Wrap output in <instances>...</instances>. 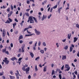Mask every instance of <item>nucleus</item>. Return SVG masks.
I'll return each instance as SVG.
<instances>
[{
    "label": "nucleus",
    "mask_w": 79,
    "mask_h": 79,
    "mask_svg": "<svg viewBox=\"0 0 79 79\" xmlns=\"http://www.w3.org/2000/svg\"><path fill=\"white\" fill-rule=\"evenodd\" d=\"M57 5H56V6H54L53 7V8H53V9H55V8H57Z\"/></svg>",
    "instance_id": "32"
},
{
    "label": "nucleus",
    "mask_w": 79,
    "mask_h": 79,
    "mask_svg": "<svg viewBox=\"0 0 79 79\" xmlns=\"http://www.w3.org/2000/svg\"><path fill=\"white\" fill-rule=\"evenodd\" d=\"M33 35V34H30V35H25V37H27V36H31Z\"/></svg>",
    "instance_id": "20"
},
{
    "label": "nucleus",
    "mask_w": 79,
    "mask_h": 79,
    "mask_svg": "<svg viewBox=\"0 0 79 79\" xmlns=\"http://www.w3.org/2000/svg\"><path fill=\"white\" fill-rule=\"evenodd\" d=\"M47 71V66H45L44 68V71L46 72Z\"/></svg>",
    "instance_id": "14"
},
{
    "label": "nucleus",
    "mask_w": 79,
    "mask_h": 79,
    "mask_svg": "<svg viewBox=\"0 0 79 79\" xmlns=\"http://www.w3.org/2000/svg\"><path fill=\"white\" fill-rule=\"evenodd\" d=\"M16 72L17 73H15V74L17 77V79H19V71H18V70H17Z\"/></svg>",
    "instance_id": "4"
},
{
    "label": "nucleus",
    "mask_w": 79,
    "mask_h": 79,
    "mask_svg": "<svg viewBox=\"0 0 79 79\" xmlns=\"http://www.w3.org/2000/svg\"><path fill=\"white\" fill-rule=\"evenodd\" d=\"M37 75V74H36V73H34V75H33V76H34V77H35V76Z\"/></svg>",
    "instance_id": "63"
},
{
    "label": "nucleus",
    "mask_w": 79,
    "mask_h": 79,
    "mask_svg": "<svg viewBox=\"0 0 79 79\" xmlns=\"http://www.w3.org/2000/svg\"><path fill=\"white\" fill-rule=\"evenodd\" d=\"M2 77L3 79H6V77H5V76H2Z\"/></svg>",
    "instance_id": "55"
},
{
    "label": "nucleus",
    "mask_w": 79,
    "mask_h": 79,
    "mask_svg": "<svg viewBox=\"0 0 79 79\" xmlns=\"http://www.w3.org/2000/svg\"><path fill=\"white\" fill-rule=\"evenodd\" d=\"M74 73H75L76 75H77V71H75L74 72Z\"/></svg>",
    "instance_id": "40"
},
{
    "label": "nucleus",
    "mask_w": 79,
    "mask_h": 79,
    "mask_svg": "<svg viewBox=\"0 0 79 79\" xmlns=\"http://www.w3.org/2000/svg\"><path fill=\"white\" fill-rule=\"evenodd\" d=\"M27 67L26 69V68ZM22 69L23 71H25L26 73L27 74L29 73V71H30V68L29 67H28V65L27 64H25L22 68Z\"/></svg>",
    "instance_id": "2"
},
{
    "label": "nucleus",
    "mask_w": 79,
    "mask_h": 79,
    "mask_svg": "<svg viewBox=\"0 0 79 79\" xmlns=\"http://www.w3.org/2000/svg\"><path fill=\"white\" fill-rule=\"evenodd\" d=\"M73 79H76V75H73Z\"/></svg>",
    "instance_id": "48"
},
{
    "label": "nucleus",
    "mask_w": 79,
    "mask_h": 79,
    "mask_svg": "<svg viewBox=\"0 0 79 79\" xmlns=\"http://www.w3.org/2000/svg\"><path fill=\"white\" fill-rule=\"evenodd\" d=\"M4 73V72H2V73H0V76H3Z\"/></svg>",
    "instance_id": "30"
},
{
    "label": "nucleus",
    "mask_w": 79,
    "mask_h": 79,
    "mask_svg": "<svg viewBox=\"0 0 79 79\" xmlns=\"http://www.w3.org/2000/svg\"><path fill=\"white\" fill-rule=\"evenodd\" d=\"M39 59H40V56H38L35 59V60H39Z\"/></svg>",
    "instance_id": "34"
},
{
    "label": "nucleus",
    "mask_w": 79,
    "mask_h": 79,
    "mask_svg": "<svg viewBox=\"0 0 79 79\" xmlns=\"http://www.w3.org/2000/svg\"><path fill=\"white\" fill-rule=\"evenodd\" d=\"M21 48H19V53H21Z\"/></svg>",
    "instance_id": "52"
},
{
    "label": "nucleus",
    "mask_w": 79,
    "mask_h": 79,
    "mask_svg": "<svg viewBox=\"0 0 79 79\" xmlns=\"http://www.w3.org/2000/svg\"><path fill=\"white\" fill-rule=\"evenodd\" d=\"M77 56L79 57V52H78V53L77 54Z\"/></svg>",
    "instance_id": "64"
},
{
    "label": "nucleus",
    "mask_w": 79,
    "mask_h": 79,
    "mask_svg": "<svg viewBox=\"0 0 79 79\" xmlns=\"http://www.w3.org/2000/svg\"><path fill=\"white\" fill-rule=\"evenodd\" d=\"M6 34V32H5V30L3 29L2 32V35L3 37H5V36Z\"/></svg>",
    "instance_id": "7"
},
{
    "label": "nucleus",
    "mask_w": 79,
    "mask_h": 79,
    "mask_svg": "<svg viewBox=\"0 0 79 79\" xmlns=\"http://www.w3.org/2000/svg\"><path fill=\"white\" fill-rule=\"evenodd\" d=\"M5 53L6 54H7V55H9V52H8V51H6Z\"/></svg>",
    "instance_id": "39"
},
{
    "label": "nucleus",
    "mask_w": 79,
    "mask_h": 79,
    "mask_svg": "<svg viewBox=\"0 0 79 79\" xmlns=\"http://www.w3.org/2000/svg\"><path fill=\"white\" fill-rule=\"evenodd\" d=\"M3 45H2V44H1L0 45V49H2V48H3Z\"/></svg>",
    "instance_id": "50"
},
{
    "label": "nucleus",
    "mask_w": 79,
    "mask_h": 79,
    "mask_svg": "<svg viewBox=\"0 0 79 79\" xmlns=\"http://www.w3.org/2000/svg\"><path fill=\"white\" fill-rule=\"evenodd\" d=\"M73 48L72 47H70V52H71L73 51Z\"/></svg>",
    "instance_id": "22"
},
{
    "label": "nucleus",
    "mask_w": 79,
    "mask_h": 79,
    "mask_svg": "<svg viewBox=\"0 0 79 79\" xmlns=\"http://www.w3.org/2000/svg\"><path fill=\"white\" fill-rule=\"evenodd\" d=\"M12 61H15V60H16L17 59L15 57H13L12 58H11L10 59Z\"/></svg>",
    "instance_id": "13"
},
{
    "label": "nucleus",
    "mask_w": 79,
    "mask_h": 79,
    "mask_svg": "<svg viewBox=\"0 0 79 79\" xmlns=\"http://www.w3.org/2000/svg\"><path fill=\"white\" fill-rule=\"evenodd\" d=\"M6 49H3L2 50V52L3 53H5L6 52Z\"/></svg>",
    "instance_id": "25"
},
{
    "label": "nucleus",
    "mask_w": 79,
    "mask_h": 79,
    "mask_svg": "<svg viewBox=\"0 0 79 79\" xmlns=\"http://www.w3.org/2000/svg\"><path fill=\"white\" fill-rule=\"evenodd\" d=\"M37 42H36L35 44V47L36 46H37Z\"/></svg>",
    "instance_id": "61"
},
{
    "label": "nucleus",
    "mask_w": 79,
    "mask_h": 79,
    "mask_svg": "<svg viewBox=\"0 0 79 79\" xmlns=\"http://www.w3.org/2000/svg\"><path fill=\"white\" fill-rule=\"evenodd\" d=\"M32 26H31V25H29L27 28L28 29H32Z\"/></svg>",
    "instance_id": "21"
},
{
    "label": "nucleus",
    "mask_w": 79,
    "mask_h": 79,
    "mask_svg": "<svg viewBox=\"0 0 79 79\" xmlns=\"http://www.w3.org/2000/svg\"><path fill=\"white\" fill-rule=\"evenodd\" d=\"M20 56H21V54H20V53L18 54V55H17V56L18 57V58H19Z\"/></svg>",
    "instance_id": "44"
},
{
    "label": "nucleus",
    "mask_w": 79,
    "mask_h": 79,
    "mask_svg": "<svg viewBox=\"0 0 79 79\" xmlns=\"http://www.w3.org/2000/svg\"><path fill=\"white\" fill-rule=\"evenodd\" d=\"M10 16H11V15H12V14H13V12L12 11H10Z\"/></svg>",
    "instance_id": "54"
},
{
    "label": "nucleus",
    "mask_w": 79,
    "mask_h": 79,
    "mask_svg": "<svg viewBox=\"0 0 79 79\" xmlns=\"http://www.w3.org/2000/svg\"><path fill=\"white\" fill-rule=\"evenodd\" d=\"M32 43H33L32 41H31L29 42V44H30V45H31V44H32Z\"/></svg>",
    "instance_id": "57"
},
{
    "label": "nucleus",
    "mask_w": 79,
    "mask_h": 79,
    "mask_svg": "<svg viewBox=\"0 0 79 79\" xmlns=\"http://www.w3.org/2000/svg\"><path fill=\"white\" fill-rule=\"evenodd\" d=\"M6 24H10V22L8 20H7V21L5 22Z\"/></svg>",
    "instance_id": "18"
},
{
    "label": "nucleus",
    "mask_w": 79,
    "mask_h": 79,
    "mask_svg": "<svg viewBox=\"0 0 79 79\" xmlns=\"http://www.w3.org/2000/svg\"><path fill=\"white\" fill-rule=\"evenodd\" d=\"M65 67L66 68H69V65L66 64L65 65Z\"/></svg>",
    "instance_id": "27"
},
{
    "label": "nucleus",
    "mask_w": 79,
    "mask_h": 79,
    "mask_svg": "<svg viewBox=\"0 0 79 79\" xmlns=\"http://www.w3.org/2000/svg\"><path fill=\"white\" fill-rule=\"evenodd\" d=\"M3 61L5 62L6 64H8L9 63H10V61L8 60V59L6 57H5L4 58V60H3Z\"/></svg>",
    "instance_id": "3"
},
{
    "label": "nucleus",
    "mask_w": 79,
    "mask_h": 79,
    "mask_svg": "<svg viewBox=\"0 0 79 79\" xmlns=\"http://www.w3.org/2000/svg\"><path fill=\"white\" fill-rule=\"evenodd\" d=\"M27 4H29V3H30V1H29V0H27Z\"/></svg>",
    "instance_id": "38"
},
{
    "label": "nucleus",
    "mask_w": 79,
    "mask_h": 79,
    "mask_svg": "<svg viewBox=\"0 0 79 79\" xmlns=\"http://www.w3.org/2000/svg\"><path fill=\"white\" fill-rule=\"evenodd\" d=\"M8 19L9 21V22H10V23H11V22L13 21V20H12V19H11V18H9Z\"/></svg>",
    "instance_id": "29"
},
{
    "label": "nucleus",
    "mask_w": 79,
    "mask_h": 79,
    "mask_svg": "<svg viewBox=\"0 0 79 79\" xmlns=\"http://www.w3.org/2000/svg\"><path fill=\"white\" fill-rule=\"evenodd\" d=\"M47 18V15H43V17L42 19V21H44V19H46Z\"/></svg>",
    "instance_id": "8"
},
{
    "label": "nucleus",
    "mask_w": 79,
    "mask_h": 79,
    "mask_svg": "<svg viewBox=\"0 0 79 79\" xmlns=\"http://www.w3.org/2000/svg\"><path fill=\"white\" fill-rule=\"evenodd\" d=\"M62 59V60H66V55H63Z\"/></svg>",
    "instance_id": "10"
},
{
    "label": "nucleus",
    "mask_w": 79,
    "mask_h": 79,
    "mask_svg": "<svg viewBox=\"0 0 79 79\" xmlns=\"http://www.w3.org/2000/svg\"><path fill=\"white\" fill-rule=\"evenodd\" d=\"M23 38V35H20V36L19 37V40H20V39H22Z\"/></svg>",
    "instance_id": "17"
},
{
    "label": "nucleus",
    "mask_w": 79,
    "mask_h": 79,
    "mask_svg": "<svg viewBox=\"0 0 79 79\" xmlns=\"http://www.w3.org/2000/svg\"><path fill=\"white\" fill-rule=\"evenodd\" d=\"M25 48V44H23L22 45V46L21 47V48H22V53H23V52H24V48Z\"/></svg>",
    "instance_id": "5"
},
{
    "label": "nucleus",
    "mask_w": 79,
    "mask_h": 79,
    "mask_svg": "<svg viewBox=\"0 0 79 79\" xmlns=\"http://www.w3.org/2000/svg\"><path fill=\"white\" fill-rule=\"evenodd\" d=\"M73 42L74 43L75 42H76V41H77V40L78 39V38H76V37H74L73 38Z\"/></svg>",
    "instance_id": "9"
},
{
    "label": "nucleus",
    "mask_w": 79,
    "mask_h": 79,
    "mask_svg": "<svg viewBox=\"0 0 79 79\" xmlns=\"http://www.w3.org/2000/svg\"><path fill=\"white\" fill-rule=\"evenodd\" d=\"M29 53H30V55H31L32 58H33L34 56V55L33 53L30 52Z\"/></svg>",
    "instance_id": "11"
},
{
    "label": "nucleus",
    "mask_w": 79,
    "mask_h": 79,
    "mask_svg": "<svg viewBox=\"0 0 79 79\" xmlns=\"http://www.w3.org/2000/svg\"><path fill=\"white\" fill-rule=\"evenodd\" d=\"M22 59H23V58L22 57L19 58L18 59V61H21Z\"/></svg>",
    "instance_id": "35"
},
{
    "label": "nucleus",
    "mask_w": 79,
    "mask_h": 79,
    "mask_svg": "<svg viewBox=\"0 0 79 79\" xmlns=\"http://www.w3.org/2000/svg\"><path fill=\"white\" fill-rule=\"evenodd\" d=\"M27 29H28V28H25V29H24L23 31L24 32V31H26V30H27Z\"/></svg>",
    "instance_id": "51"
},
{
    "label": "nucleus",
    "mask_w": 79,
    "mask_h": 79,
    "mask_svg": "<svg viewBox=\"0 0 79 79\" xmlns=\"http://www.w3.org/2000/svg\"><path fill=\"white\" fill-rule=\"evenodd\" d=\"M51 16H52V14H50V15L48 17V19H50L51 18Z\"/></svg>",
    "instance_id": "37"
},
{
    "label": "nucleus",
    "mask_w": 79,
    "mask_h": 79,
    "mask_svg": "<svg viewBox=\"0 0 79 79\" xmlns=\"http://www.w3.org/2000/svg\"><path fill=\"white\" fill-rule=\"evenodd\" d=\"M10 77V79H15V76H11V75H10L9 76Z\"/></svg>",
    "instance_id": "12"
},
{
    "label": "nucleus",
    "mask_w": 79,
    "mask_h": 79,
    "mask_svg": "<svg viewBox=\"0 0 79 79\" xmlns=\"http://www.w3.org/2000/svg\"><path fill=\"white\" fill-rule=\"evenodd\" d=\"M20 44H22L23 43V41L22 40H20L19 41Z\"/></svg>",
    "instance_id": "42"
},
{
    "label": "nucleus",
    "mask_w": 79,
    "mask_h": 79,
    "mask_svg": "<svg viewBox=\"0 0 79 79\" xmlns=\"http://www.w3.org/2000/svg\"><path fill=\"white\" fill-rule=\"evenodd\" d=\"M28 78L29 79H31V75H29L28 77Z\"/></svg>",
    "instance_id": "56"
},
{
    "label": "nucleus",
    "mask_w": 79,
    "mask_h": 79,
    "mask_svg": "<svg viewBox=\"0 0 79 79\" xmlns=\"http://www.w3.org/2000/svg\"><path fill=\"white\" fill-rule=\"evenodd\" d=\"M53 8H51L50 10V12H52V11H53Z\"/></svg>",
    "instance_id": "59"
},
{
    "label": "nucleus",
    "mask_w": 79,
    "mask_h": 79,
    "mask_svg": "<svg viewBox=\"0 0 79 79\" xmlns=\"http://www.w3.org/2000/svg\"><path fill=\"white\" fill-rule=\"evenodd\" d=\"M10 74H11V75H12V74H13V71H10Z\"/></svg>",
    "instance_id": "60"
},
{
    "label": "nucleus",
    "mask_w": 79,
    "mask_h": 79,
    "mask_svg": "<svg viewBox=\"0 0 79 79\" xmlns=\"http://www.w3.org/2000/svg\"><path fill=\"white\" fill-rule=\"evenodd\" d=\"M11 10H13V9H14V7H13V5H11Z\"/></svg>",
    "instance_id": "31"
},
{
    "label": "nucleus",
    "mask_w": 79,
    "mask_h": 79,
    "mask_svg": "<svg viewBox=\"0 0 79 79\" xmlns=\"http://www.w3.org/2000/svg\"><path fill=\"white\" fill-rule=\"evenodd\" d=\"M35 71H38V69L37 68V65H35Z\"/></svg>",
    "instance_id": "15"
},
{
    "label": "nucleus",
    "mask_w": 79,
    "mask_h": 79,
    "mask_svg": "<svg viewBox=\"0 0 79 79\" xmlns=\"http://www.w3.org/2000/svg\"><path fill=\"white\" fill-rule=\"evenodd\" d=\"M25 14L26 16H29V13H26Z\"/></svg>",
    "instance_id": "26"
},
{
    "label": "nucleus",
    "mask_w": 79,
    "mask_h": 79,
    "mask_svg": "<svg viewBox=\"0 0 79 79\" xmlns=\"http://www.w3.org/2000/svg\"><path fill=\"white\" fill-rule=\"evenodd\" d=\"M68 39H71V37H70V35H69V34H68Z\"/></svg>",
    "instance_id": "33"
},
{
    "label": "nucleus",
    "mask_w": 79,
    "mask_h": 79,
    "mask_svg": "<svg viewBox=\"0 0 79 79\" xmlns=\"http://www.w3.org/2000/svg\"><path fill=\"white\" fill-rule=\"evenodd\" d=\"M54 66V64H52L51 65V67L52 68H53V67Z\"/></svg>",
    "instance_id": "62"
},
{
    "label": "nucleus",
    "mask_w": 79,
    "mask_h": 79,
    "mask_svg": "<svg viewBox=\"0 0 79 79\" xmlns=\"http://www.w3.org/2000/svg\"><path fill=\"white\" fill-rule=\"evenodd\" d=\"M54 73H55V71L54 70H53L52 73V75H53L54 74Z\"/></svg>",
    "instance_id": "28"
},
{
    "label": "nucleus",
    "mask_w": 79,
    "mask_h": 79,
    "mask_svg": "<svg viewBox=\"0 0 79 79\" xmlns=\"http://www.w3.org/2000/svg\"><path fill=\"white\" fill-rule=\"evenodd\" d=\"M15 34H18V31H15Z\"/></svg>",
    "instance_id": "47"
},
{
    "label": "nucleus",
    "mask_w": 79,
    "mask_h": 79,
    "mask_svg": "<svg viewBox=\"0 0 79 79\" xmlns=\"http://www.w3.org/2000/svg\"><path fill=\"white\" fill-rule=\"evenodd\" d=\"M40 52L42 53V54H44V50H40Z\"/></svg>",
    "instance_id": "19"
},
{
    "label": "nucleus",
    "mask_w": 79,
    "mask_h": 79,
    "mask_svg": "<svg viewBox=\"0 0 79 79\" xmlns=\"http://www.w3.org/2000/svg\"><path fill=\"white\" fill-rule=\"evenodd\" d=\"M40 44H41V42H40V41H39L38 43L39 46H40Z\"/></svg>",
    "instance_id": "53"
},
{
    "label": "nucleus",
    "mask_w": 79,
    "mask_h": 79,
    "mask_svg": "<svg viewBox=\"0 0 79 79\" xmlns=\"http://www.w3.org/2000/svg\"><path fill=\"white\" fill-rule=\"evenodd\" d=\"M33 19L34 20L35 22L36 23H38V22L37 21V19H36V18L32 16H30L28 17V19L27 21V23H29L30 21V23H31V24H32H32H34V21Z\"/></svg>",
    "instance_id": "1"
},
{
    "label": "nucleus",
    "mask_w": 79,
    "mask_h": 79,
    "mask_svg": "<svg viewBox=\"0 0 79 79\" xmlns=\"http://www.w3.org/2000/svg\"><path fill=\"white\" fill-rule=\"evenodd\" d=\"M64 65H63V66L61 68V70H63L64 69Z\"/></svg>",
    "instance_id": "45"
},
{
    "label": "nucleus",
    "mask_w": 79,
    "mask_h": 79,
    "mask_svg": "<svg viewBox=\"0 0 79 79\" xmlns=\"http://www.w3.org/2000/svg\"><path fill=\"white\" fill-rule=\"evenodd\" d=\"M70 67H68L67 69L64 70V71H69V70L70 69Z\"/></svg>",
    "instance_id": "16"
},
{
    "label": "nucleus",
    "mask_w": 79,
    "mask_h": 79,
    "mask_svg": "<svg viewBox=\"0 0 79 79\" xmlns=\"http://www.w3.org/2000/svg\"><path fill=\"white\" fill-rule=\"evenodd\" d=\"M59 78L60 79H62V77H61V74H59Z\"/></svg>",
    "instance_id": "24"
},
{
    "label": "nucleus",
    "mask_w": 79,
    "mask_h": 79,
    "mask_svg": "<svg viewBox=\"0 0 79 79\" xmlns=\"http://www.w3.org/2000/svg\"><path fill=\"white\" fill-rule=\"evenodd\" d=\"M35 32L37 35H40V32L37 31L36 29L35 30Z\"/></svg>",
    "instance_id": "6"
},
{
    "label": "nucleus",
    "mask_w": 79,
    "mask_h": 79,
    "mask_svg": "<svg viewBox=\"0 0 79 79\" xmlns=\"http://www.w3.org/2000/svg\"><path fill=\"white\" fill-rule=\"evenodd\" d=\"M76 26L79 29V25L78 24H76Z\"/></svg>",
    "instance_id": "43"
},
{
    "label": "nucleus",
    "mask_w": 79,
    "mask_h": 79,
    "mask_svg": "<svg viewBox=\"0 0 79 79\" xmlns=\"http://www.w3.org/2000/svg\"><path fill=\"white\" fill-rule=\"evenodd\" d=\"M27 31L28 34H31V32L30 31H28V30H27Z\"/></svg>",
    "instance_id": "58"
},
{
    "label": "nucleus",
    "mask_w": 79,
    "mask_h": 79,
    "mask_svg": "<svg viewBox=\"0 0 79 79\" xmlns=\"http://www.w3.org/2000/svg\"><path fill=\"white\" fill-rule=\"evenodd\" d=\"M13 26H16V23H15L13 24Z\"/></svg>",
    "instance_id": "46"
},
{
    "label": "nucleus",
    "mask_w": 79,
    "mask_h": 79,
    "mask_svg": "<svg viewBox=\"0 0 79 79\" xmlns=\"http://www.w3.org/2000/svg\"><path fill=\"white\" fill-rule=\"evenodd\" d=\"M43 45L44 46H46V44L45 43V42H43Z\"/></svg>",
    "instance_id": "36"
},
{
    "label": "nucleus",
    "mask_w": 79,
    "mask_h": 79,
    "mask_svg": "<svg viewBox=\"0 0 79 79\" xmlns=\"http://www.w3.org/2000/svg\"><path fill=\"white\" fill-rule=\"evenodd\" d=\"M15 21H16V22H17V23H18V20L17 19H15Z\"/></svg>",
    "instance_id": "49"
},
{
    "label": "nucleus",
    "mask_w": 79,
    "mask_h": 79,
    "mask_svg": "<svg viewBox=\"0 0 79 79\" xmlns=\"http://www.w3.org/2000/svg\"><path fill=\"white\" fill-rule=\"evenodd\" d=\"M68 48V45L65 46L64 48V49H65V50H67Z\"/></svg>",
    "instance_id": "23"
},
{
    "label": "nucleus",
    "mask_w": 79,
    "mask_h": 79,
    "mask_svg": "<svg viewBox=\"0 0 79 79\" xmlns=\"http://www.w3.org/2000/svg\"><path fill=\"white\" fill-rule=\"evenodd\" d=\"M10 47H11V48H12V47H13V43H11L10 44Z\"/></svg>",
    "instance_id": "41"
}]
</instances>
